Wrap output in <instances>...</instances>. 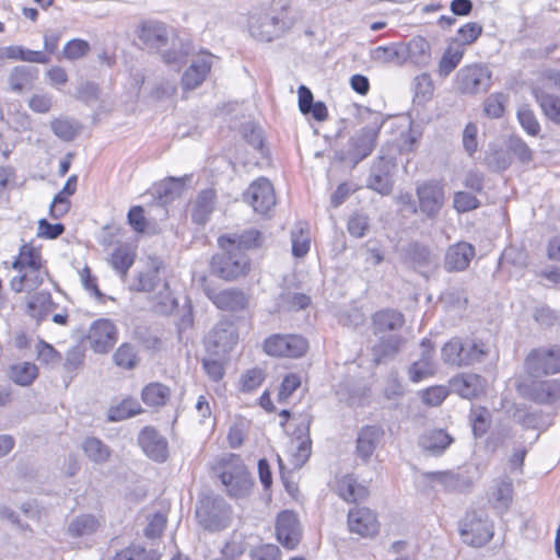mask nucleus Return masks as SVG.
<instances>
[{"label":"nucleus","mask_w":560,"mask_h":560,"mask_svg":"<svg viewBox=\"0 0 560 560\" xmlns=\"http://www.w3.org/2000/svg\"><path fill=\"white\" fill-rule=\"evenodd\" d=\"M292 254L295 257H304L311 247V235L308 224L298 222L291 232Z\"/></svg>","instance_id":"38"},{"label":"nucleus","mask_w":560,"mask_h":560,"mask_svg":"<svg viewBox=\"0 0 560 560\" xmlns=\"http://www.w3.org/2000/svg\"><path fill=\"white\" fill-rule=\"evenodd\" d=\"M37 70H33L27 67L18 66L14 67L8 78L10 89L13 92L20 93L27 86L32 85L36 79Z\"/></svg>","instance_id":"42"},{"label":"nucleus","mask_w":560,"mask_h":560,"mask_svg":"<svg viewBox=\"0 0 560 560\" xmlns=\"http://www.w3.org/2000/svg\"><path fill=\"white\" fill-rule=\"evenodd\" d=\"M248 28L253 37L261 42H271L283 28V22L267 13L252 15Z\"/></svg>","instance_id":"15"},{"label":"nucleus","mask_w":560,"mask_h":560,"mask_svg":"<svg viewBox=\"0 0 560 560\" xmlns=\"http://www.w3.org/2000/svg\"><path fill=\"white\" fill-rule=\"evenodd\" d=\"M307 341L300 335H272L264 342V350L272 357L299 358L307 350Z\"/></svg>","instance_id":"8"},{"label":"nucleus","mask_w":560,"mask_h":560,"mask_svg":"<svg viewBox=\"0 0 560 560\" xmlns=\"http://www.w3.org/2000/svg\"><path fill=\"white\" fill-rule=\"evenodd\" d=\"M171 397V389L162 383H150L141 392L142 401L149 407L165 406Z\"/></svg>","instance_id":"36"},{"label":"nucleus","mask_w":560,"mask_h":560,"mask_svg":"<svg viewBox=\"0 0 560 560\" xmlns=\"http://www.w3.org/2000/svg\"><path fill=\"white\" fill-rule=\"evenodd\" d=\"M112 560H161V553L133 544L117 551Z\"/></svg>","instance_id":"43"},{"label":"nucleus","mask_w":560,"mask_h":560,"mask_svg":"<svg viewBox=\"0 0 560 560\" xmlns=\"http://www.w3.org/2000/svg\"><path fill=\"white\" fill-rule=\"evenodd\" d=\"M420 210L428 217H434L444 203V189L438 182L424 183L417 188Z\"/></svg>","instance_id":"16"},{"label":"nucleus","mask_w":560,"mask_h":560,"mask_svg":"<svg viewBox=\"0 0 560 560\" xmlns=\"http://www.w3.org/2000/svg\"><path fill=\"white\" fill-rule=\"evenodd\" d=\"M196 516L205 529L221 530L229 525L230 509L223 499L206 497L198 502Z\"/></svg>","instance_id":"5"},{"label":"nucleus","mask_w":560,"mask_h":560,"mask_svg":"<svg viewBox=\"0 0 560 560\" xmlns=\"http://www.w3.org/2000/svg\"><path fill=\"white\" fill-rule=\"evenodd\" d=\"M238 335L232 323L220 322L208 334L205 347L210 354L225 355L237 343Z\"/></svg>","instance_id":"9"},{"label":"nucleus","mask_w":560,"mask_h":560,"mask_svg":"<svg viewBox=\"0 0 560 560\" xmlns=\"http://www.w3.org/2000/svg\"><path fill=\"white\" fill-rule=\"evenodd\" d=\"M86 338L94 352L107 353L117 341L118 330L113 320L100 318L91 324Z\"/></svg>","instance_id":"10"},{"label":"nucleus","mask_w":560,"mask_h":560,"mask_svg":"<svg viewBox=\"0 0 560 560\" xmlns=\"http://www.w3.org/2000/svg\"><path fill=\"white\" fill-rule=\"evenodd\" d=\"M405 339L398 335L381 337L378 343L372 348L373 361L376 364L385 363L396 357Z\"/></svg>","instance_id":"31"},{"label":"nucleus","mask_w":560,"mask_h":560,"mask_svg":"<svg viewBox=\"0 0 560 560\" xmlns=\"http://www.w3.org/2000/svg\"><path fill=\"white\" fill-rule=\"evenodd\" d=\"M115 364L126 370L135 369L139 363L138 353L130 343H122L113 355Z\"/></svg>","instance_id":"48"},{"label":"nucleus","mask_w":560,"mask_h":560,"mask_svg":"<svg viewBox=\"0 0 560 560\" xmlns=\"http://www.w3.org/2000/svg\"><path fill=\"white\" fill-rule=\"evenodd\" d=\"M348 527L351 533L369 537L377 533L378 522L373 511L368 508H354L348 513Z\"/></svg>","instance_id":"20"},{"label":"nucleus","mask_w":560,"mask_h":560,"mask_svg":"<svg viewBox=\"0 0 560 560\" xmlns=\"http://www.w3.org/2000/svg\"><path fill=\"white\" fill-rule=\"evenodd\" d=\"M383 430L376 425H365L360 429L357 436V454L363 460L368 462L376 450L382 436Z\"/></svg>","instance_id":"24"},{"label":"nucleus","mask_w":560,"mask_h":560,"mask_svg":"<svg viewBox=\"0 0 560 560\" xmlns=\"http://www.w3.org/2000/svg\"><path fill=\"white\" fill-rule=\"evenodd\" d=\"M491 71L482 65L463 67L456 73L457 89L464 94L486 92L491 86Z\"/></svg>","instance_id":"7"},{"label":"nucleus","mask_w":560,"mask_h":560,"mask_svg":"<svg viewBox=\"0 0 560 560\" xmlns=\"http://www.w3.org/2000/svg\"><path fill=\"white\" fill-rule=\"evenodd\" d=\"M38 375V369L34 363L22 362L10 366L9 377L20 386H28Z\"/></svg>","instance_id":"41"},{"label":"nucleus","mask_w":560,"mask_h":560,"mask_svg":"<svg viewBox=\"0 0 560 560\" xmlns=\"http://www.w3.org/2000/svg\"><path fill=\"white\" fill-rule=\"evenodd\" d=\"M137 35L147 49L161 52L163 61L174 68H179L191 52L190 43L179 40L174 30L159 21L142 22L137 27Z\"/></svg>","instance_id":"2"},{"label":"nucleus","mask_w":560,"mask_h":560,"mask_svg":"<svg viewBox=\"0 0 560 560\" xmlns=\"http://www.w3.org/2000/svg\"><path fill=\"white\" fill-rule=\"evenodd\" d=\"M428 477L430 480L439 482L450 490L463 488L459 483V475L453 471H433L428 474Z\"/></svg>","instance_id":"56"},{"label":"nucleus","mask_w":560,"mask_h":560,"mask_svg":"<svg viewBox=\"0 0 560 560\" xmlns=\"http://www.w3.org/2000/svg\"><path fill=\"white\" fill-rule=\"evenodd\" d=\"M522 397L537 404H548L560 397V382L558 380H530L518 385Z\"/></svg>","instance_id":"11"},{"label":"nucleus","mask_w":560,"mask_h":560,"mask_svg":"<svg viewBox=\"0 0 560 560\" xmlns=\"http://www.w3.org/2000/svg\"><path fill=\"white\" fill-rule=\"evenodd\" d=\"M276 534L278 540L288 549H294L301 538V528L296 515L283 511L277 517Z\"/></svg>","instance_id":"18"},{"label":"nucleus","mask_w":560,"mask_h":560,"mask_svg":"<svg viewBox=\"0 0 560 560\" xmlns=\"http://www.w3.org/2000/svg\"><path fill=\"white\" fill-rule=\"evenodd\" d=\"M141 410L142 408L136 399L127 398L109 409L108 419L113 422L121 421L139 415Z\"/></svg>","instance_id":"46"},{"label":"nucleus","mask_w":560,"mask_h":560,"mask_svg":"<svg viewBox=\"0 0 560 560\" xmlns=\"http://www.w3.org/2000/svg\"><path fill=\"white\" fill-rule=\"evenodd\" d=\"M159 285H162L165 291L161 303L165 307H174L176 303L175 300L171 296L168 284L166 282H160L158 270L150 269L145 272H140L138 275L137 282L133 284V288L137 291L151 292L154 291Z\"/></svg>","instance_id":"29"},{"label":"nucleus","mask_w":560,"mask_h":560,"mask_svg":"<svg viewBox=\"0 0 560 560\" xmlns=\"http://www.w3.org/2000/svg\"><path fill=\"white\" fill-rule=\"evenodd\" d=\"M244 198L259 214H267L276 205L273 187L265 177L254 180L244 192Z\"/></svg>","instance_id":"12"},{"label":"nucleus","mask_w":560,"mask_h":560,"mask_svg":"<svg viewBox=\"0 0 560 560\" xmlns=\"http://www.w3.org/2000/svg\"><path fill=\"white\" fill-rule=\"evenodd\" d=\"M481 32L482 27L478 23L469 22L458 30V40L463 45H469L480 36Z\"/></svg>","instance_id":"61"},{"label":"nucleus","mask_w":560,"mask_h":560,"mask_svg":"<svg viewBox=\"0 0 560 560\" xmlns=\"http://www.w3.org/2000/svg\"><path fill=\"white\" fill-rule=\"evenodd\" d=\"M281 303L288 311H299L307 307L311 299L303 293H288L282 296Z\"/></svg>","instance_id":"58"},{"label":"nucleus","mask_w":560,"mask_h":560,"mask_svg":"<svg viewBox=\"0 0 560 560\" xmlns=\"http://www.w3.org/2000/svg\"><path fill=\"white\" fill-rule=\"evenodd\" d=\"M381 124L377 121L361 128L349 141V154L361 161L371 154L375 144Z\"/></svg>","instance_id":"14"},{"label":"nucleus","mask_w":560,"mask_h":560,"mask_svg":"<svg viewBox=\"0 0 560 560\" xmlns=\"http://www.w3.org/2000/svg\"><path fill=\"white\" fill-rule=\"evenodd\" d=\"M459 534L465 544L481 547L493 537V524L485 511L472 510L462 520Z\"/></svg>","instance_id":"4"},{"label":"nucleus","mask_w":560,"mask_h":560,"mask_svg":"<svg viewBox=\"0 0 560 560\" xmlns=\"http://www.w3.org/2000/svg\"><path fill=\"white\" fill-rule=\"evenodd\" d=\"M82 450L85 456L97 465L108 462L112 451L97 438H86L82 443Z\"/></svg>","instance_id":"39"},{"label":"nucleus","mask_w":560,"mask_h":560,"mask_svg":"<svg viewBox=\"0 0 560 560\" xmlns=\"http://www.w3.org/2000/svg\"><path fill=\"white\" fill-rule=\"evenodd\" d=\"M84 361V350L80 346H74L67 351L65 359V370L68 372H73L79 370Z\"/></svg>","instance_id":"60"},{"label":"nucleus","mask_w":560,"mask_h":560,"mask_svg":"<svg viewBox=\"0 0 560 560\" xmlns=\"http://www.w3.org/2000/svg\"><path fill=\"white\" fill-rule=\"evenodd\" d=\"M46 277H48V271L45 266L26 269L18 271V275L11 279L10 285L16 293H21L23 291L31 292L42 285Z\"/></svg>","instance_id":"26"},{"label":"nucleus","mask_w":560,"mask_h":560,"mask_svg":"<svg viewBox=\"0 0 560 560\" xmlns=\"http://www.w3.org/2000/svg\"><path fill=\"white\" fill-rule=\"evenodd\" d=\"M517 119L523 129L530 136H537L540 131V126L534 113L527 107H521L517 110Z\"/></svg>","instance_id":"55"},{"label":"nucleus","mask_w":560,"mask_h":560,"mask_svg":"<svg viewBox=\"0 0 560 560\" xmlns=\"http://www.w3.org/2000/svg\"><path fill=\"white\" fill-rule=\"evenodd\" d=\"M369 229V219L363 214L355 213L348 221V231L354 237H362Z\"/></svg>","instance_id":"63"},{"label":"nucleus","mask_w":560,"mask_h":560,"mask_svg":"<svg viewBox=\"0 0 560 560\" xmlns=\"http://www.w3.org/2000/svg\"><path fill=\"white\" fill-rule=\"evenodd\" d=\"M37 360L47 365L57 364L61 360V354L49 343L39 340L35 347Z\"/></svg>","instance_id":"54"},{"label":"nucleus","mask_w":560,"mask_h":560,"mask_svg":"<svg viewBox=\"0 0 560 560\" xmlns=\"http://www.w3.org/2000/svg\"><path fill=\"white\" fill-rule=\"evenodd\" d=\"M215 199L217 196L213 189H205L200 191L192 205V221L198 224H205L214 209Z\"/></svg>","instance_id":"34"},{"label":"nucleus","mask_w":560,"mask_h":560,"mask_svg":"<svg viewBox=\"0 0 560 560\" xmlns=\"http://www.w3.org/2000/svg\"><path fill=\"white\" fill-rule=\"evenodd\" d=\"M261 233L249 230L238 236H220L218 242L222 253L212 257L210 268L212 273L231 281L245 276L249 271V259L245 249L260 245Z\"/></svg>","instance_id":"1"},{"label":"nucleus","mask_w":560,"mask_h":560,"mask_svg":"<svg viewBox=\"0 0 560 560\" xmlns=\"http://www.w3.org/2000/svg\"><path fill=\"white\" fill-rule=\"evenodd\" d=\"M463 341L454 338L446 342L442 348V359L445 363L463 366Z\"/></svg>","instance_id":"53"},{"label":"nucleus","mask_w":560,"mask_h":560,"mask_svg":"<svg viewBox=\"0 0 560 560\" xmlns=\"http://www.w3.org/2000/svg\"><path fill=\"white\" fill-rule=\"evenodd\" d=\"M65 231V226L61 223H49L46 219L38 221L37 236L46 240H55L59 237Z\"/></svg>","instance_id":"59"},{"label":"nucleus","mask_w":560,"mask_h":560,"mask_svg":"<svg viewBox=\"0 0 560 560\" xmlns=\"http://www.w3.org/2000/svg\"><path fill=\"white\" fill-rule=\"evenodd\" d=\"M453 442L454 439L445 430L434 429L423 433L420 438L419 444L424 452L434 456H440Z\"/></svg>","instance_id":"28"},{"label":"nucleus","mask_w":560,"mask_h":560,"mask_svg":"<svg viewBox=\"0 0 560 560\" xmlns=\"http://www.w3.org/2000/svg\"><path fill=\"white\" fill-rule=\"evenodd\" d=\"M338 494L347 502H358L364 500L369 495L368 488L358 483L357 479L351 475L343 476L338 481Z\"/></svg>","instance_id":"35"},{"label":"nucleus","mask_w":560,"mask_h":560,"mask_svg":"<svg viewBox=\"0 0 560 560\" xmlns=\"http://www.w3.org/2000/svg\"><path fill=\"white\" fill-rule=\"evenodd\" d=\"M524 366L533 378L560 373V346L532 350L525 359Z\"/></svg>","instance_id":"6"},{"label":"nucleus","mask_w":560,"mask_h":560,"mask_svg":"<svg viewBox=\"0 0 560 560\" xmlns=\"http://www.w3.org/2000/svg\"><path fill=\"white\" fill-rule=\"evenodd\" d=\"M513 481L508 476L495 478L488 491L489 504L500 514H504L513 502Z\"/></svg>","instance_id":"17"},{"label":"nucleus","mask_w":560,"mask_h":560,"mask_svg":"<svg viewBox=\"0 0 560 560\" xmlns=\"http://www.w3.org/2000/svg\"><path fill=\"white\" fill-rule=\"evenodd\" d=\"M489 349L481 341H466L463 342V365H471L480 363L488 355Z\"/></svg>","instance_id":"47"},{"label":"nucleus","mask_w":560,"mask_h":560,"mask_svg":"<svg viewBox=\"0 0 560 560\" xmlns=\"http://www.w3.org/2000/svg\"><path fill=\"white\" fill-rule=\"evenodd\" d=\"M102 526V520L93 514H80L70 521L67 534L72 538H83L95 534Z\"/></svg>","instance_id":"30"},{"label":"nucleus","mask_w":560,"mask_h":560,"mask_svg":"<svg viewBox=\"0 0 560 560\" xmlns=\"http://www.w3.org/2000/svg\"><path fill=\"white\" fill-rule=\"evenodd\" d=\"M454 208L458 212H468L479 207V200L470 192L458 191L454 196Z\"/></svg>","instance_id":"57"},{"label":"nucleus","mask_w":560,"mask_h":560,"mask_svg":"<svg viewBox=\"0 0 560 560\" xmlns=\"http://www.w3.org/2000/svg\"><path fill=\"white\" fill-rule=\"evenodd\" d=\"M421 347V358L413 362L409 369V378L415 383L432 376L436 370V364L433 361V347L431 341L429 339H423Z\"/></svg>","instance_id":"22"},{"label":"nucleus","mask_w":560,"mask_h":560,"mask_svg":"<svg viewBox=\"0 0 560 560\" xmlns=\"http://www.w3.org/2000/svg\"><path fill=\"white\" fill-rule=\"evenodd\" d=\"M139 444L143 452L153 460L163 463L168 455L167 441L155 429L145 427L139 434Z\"/></svg>","instance_id":"19"},{"label":"nucleus","mask_w":560,"mask_h":560,"mask_svg":"<svg viewBox=\"0 0 560 560\" xmlns=\"http://www.w3.org/2000/svg\"><path fill=\"white\" fill-rule=\"evenodd\" d=\"M508 96L503 93L490 94L483 103V110L490 118H500L503 116Z\"/></svg>","instance_id":"51"},{"label":"nucleus","mask_w":560,"mask_h":560,"mask_svg":"<svg viewBox=\"0 0 560 560\" xmlns=\"http://www.w3.org/2000/svg\"><path fill=\"white\" fill-rule=\"evenodd\" d=\"M205 292L220 310L240 311L243 310L247 303L245 294L238 290L229 289L217 292L212 289L206 288Z\"/></svg>","instance_id":"25"},{"label":"nucleus","mask_w":560,"mask_h":560,"mask_svg":"<svg viewBox=\"0 0 560 560\" xmlns=\"http://www.w3.org/2000/svg\"><path fill=\"white\" fill-rule=\"evenodd\" d=\"M43 266L45 265L40 252L30 244H24L20 248L19 256L12 264L13 269L16 271H23Z\"/></svg>","instance_id":"37"},{"label":"nucleus","mask_w":560,"mask_h":560,"mask_svg":"<svg viewBox=\"0 0 560 560\" xmlns=\"http://www.w3.org/2000/svg\"><path fill=\"white\" fill-rule=\"evenodd\" d=\"M186 177H168L155 185L154 194L164 201L178 197L185 185Z\"/></svg>","instance_id":"44"},{"label":"nucleus","mask_w":560,"mask_h":560,"mask_svg":"<svg viewBox=\"0 0 560 560\" xmlns=\"http://www.w3.org/2000/svg\"><path fill=\"white\" fill-rule=\"evenodd\" d=\"M509 150L523 163L529 162L533 158L532 150L521 138H511Z\"/></svg>","instance_id":"62"},{"label":"nucleus","mask_w":560,"mask_h":560,"mask_svg":"<svg viewBox=\"0 0 560 560\" xmlns=\"http://www.w3.org/2000/svg\"><path fill=\"white\" fill-rule=\"evenodd\" d=\"M264 381V373L260 369L248 370L241 380V386L243 392H250L257 388Z\"/></svg>","instance_id":"64"},{"label":"nucleus","mask_w":560,"mask_h":560,"mask_svg":"<svg viewBox=\"0 0 560 560\" xmlns=\"http://www.w3.org/2000/svg\"><path fill=\"white\" fill-rule=\"evenodd\" d=\"M475 256V248L466 242H458L450 246L445 253L444 268L450 271L465 270Z\"/></svg>","instance_id":"21"},{"label":"nucleus","mask_w":560,"mask_h":560,"mask_svg":"<svg viewBox=\"0 0 560 560\" xmlns=\"http://www.w3.org/2000/svg\"><path fill=\"white\" fill-rule=\"evenodd\" d=\"M452 392L463 398L471 399L483 393L485 383L481 376L464 373L453 377L450 382Z\"/></svg>","instance_id":"23"},{"label":"nucleus","mask_w":560,"mask_h":560,"mask_svg":"<svg viewBox=\"0 0 560 560\" xmlns=\"http://www.w3.org/2000/svg\"><path fill=\"white\" fill-rule=\"evenodd\" d=\"M91 50L90 44L81 38H73L66 43L62 49V56L67 60H78L85 57Z\"/></svg>","instance_id":"52"},{"label":"nucleus","mask_w":560,"mask_h":560,"mask_svg":"<svg viewBox=\"0 0 560 560\" xmlns=\"http://www.w3.org/2000/svg\"><path fill=\"white\" fill-rule=\"evenodd\" d=\"M50 127L55 136L63 141L73 140L79 131V125L67 118L54 119Z\"/></svg>","instance_id":"49"},{"label":"nucleus","mask_w":560,"mask_h":560,"mask_svg":"<svg viewBox=\"0 0 560 560\" xmlns=\"http://www.w3.org/2000/svg\"><path fill=\"white\" fill-rule=\"evenodd\" d=\"M464 56V49L460 47H448L439 63V73L443 77L448 75L460 62Z\"/></svg>","instance_id":"50"},{"label":"nucleus","mask_w":560,"mask_h":560,"mask_svg":"<svg viewBox=\"0 0 560 560\" xmlns=\"http://www.w3.org/2000/svg\"><path fill=\"white\" fill-rule=\"evenodd\" d=\"M214 56L208 51H200L195 56L182 77V88L185 91H192L199 88L213 66Z\"/></svg>","instance_id":"13"},{"label":"nucleus","mask_w":560,"mask_h":560,"mask_svg":"<svg viewBox=\"0 0 560 560\" xmlns=\"http://www.w3.org/2000/svg\"><path fill=\"white\" fill-rule=\"evenodd\" d=\"M112 267L125 276L135 261V253L128 245L118 246L110 256Z\"/></svg>","instance_id":"45"},{"label":"nucleus","mask_w":560,"mask_h":560,"mask_svg":"<svg viewBox=\"0 0 560 560\" xmlns=\"http://www.w3.org/2000/svg\"><path fill=\"white\" fill-rule=\"evenodd\" d=\"M220 479L228 494L241 499L250 493L253 481L242 458L236 454H226L219 459Z\"/></svg>","instance_id":"3"},{"label":"nucleus","mask_w":560,"mask_h":560,"mask_svg":"<svg viewBox=\"0 0 560 560\" xmlns=\"http://www.w3.org/2000/svg\"><path fill=\"white\" fill-rule=\"evenodd\" d=\"M366 186L381 195L390 194L393 189V180L387 162L381 160L373 164Z\"/></svg>","instance_id":"32"},{"label":"nucleus","mask_w":560,"mask_h":560,"mask_svg":"<svg viewBox=\"0 0 560 560\" xmlns=\"http://www.w3.org/2000/svg\"><path fill=\"white\" fill-rule=\"evenodd\" d=\"M533 93L544 114L560 125V97L547 94L540 89H534Z\"/></svg>","instance_id":"40"},{"label":"nucleus","mask_w":560,"mask_h":560,"mask_svg":"<svg viewBox=\"0 0 560 560\" xmlns=\"http://www.w3.org/2000/svg\"><path fill=\"white\" fill-rule=\"evenodd\" d=\"M405 323L404 315L394 310H382L372 316L374 335L395 331L402 327Z\"/></svg>","instance_id":"33"},{"label":"nucleus","mask_w":560,"mask_h":560,"mask_svg":"<svg viewBox=\"0 0 560 560\" xmlns=\"http://www.w3.org/2000/svg\"><path fill=\"white\" fill-rule=\"evenodd\" d=\"M57 304L52 301L48 291H39L26 298V314L40 322L45 319L55 308Z\"/></svg>","instance_id":"27"}]
</instances>
